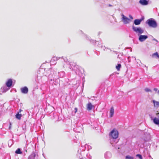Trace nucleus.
Returning a JSON list of instances; mask_svg holds the SVG:
<instances>
[{
  "label": "nucleus",
  "instance_id": "2",
  "mask_svg": "<svg viewBox=\"0 0 159 159\" xmlns=\"http://www.w3.org/2000/svg\"><path fill=\"white\" fill-rule=\"evenodd\" d=\"M118 132L115 129H113L110 134V135L111 136L113 139H115L118 137Z\"/></svg>",
  "mask_w": 159,
  "mask_h": 159
},
{
  "label": "nucleus",
  "instance_id": "5",
  "mask_svg": "<svg viewBox=\"0 0 159 159\" xmlns=\"http://www.w3.org/2000/svg\"><path fill=\"white\" fill-rule=\"evenodd\" d=\"M157 117H155L153 119V122L154 124L159 125V112L157 114Z\"/></svg>",
  "mask_w": 159,
  "mask_h": 159
},
{
  "label": "nucleus",
  "instance_id": "10",
  "mask_svg": "<svg viewBox=\"0 0 159 159\" xmlns=\"http://www.w3.org/2000/svg\"><path fill=\"white\" fill-rule=\"evenodd\" d=\"M93 106L92 105L91 103H89L87 105V109L89 111H90L92 110Z\"/></svg>",
  "mask_w": 159,
  "mask_h": 159
},
{
  "label": "nucleus",
  "instance_id": "17",
  "mask_svg": "<svg viewBox=\"0 0 159 159\" xmlns=\"http://www.w3.org/2000/svg\"><path fill=\"white\" fill-rule=\"evenodd\" d=\"M121 67V65L120 64H118L116 66V68L117 71H119L120 70V68Z\"/></svg>",
  "mask_w": 159,
  "mask_h": 159
},
{
  "label": "nucleus",
  "instance_id": "21",
  "mask_svg": "<svg viewBox=\"0 0 159 159\" xmlns=\"http://www.w3.org/2000/svg\"><path fill=\"white\" fill-rule=\"evenodd\" d=\"M129 16L131 19L132 20L133 19V17L131 15H129Z\"/></svg>",
  "mask_w": 159,
  "mask_h": 159
},
{
  "label": "nucleus",
  "instance_id": "15",
  "mask_svg": "<svg viewBox=\"0 0 159 159\" xmlns=\"http://www.w3.org/2000/svg\"><path fill=\"white\" fill-rule=\"evenodd\" d=\"M21 116L22 114H20L19 113L16 115V118L18 120H20Z\"/></svg>",
  "mask_w": 159,
  "mask_h": 159
},
{
  "label": "nucleus",
  "instance_id": "13",
  "mask_svg": "<svg viewBox=\"0 0 159 159\" xmlns=\"http://www.w3.org/2000/svg\"><path fill=\"white\" fill-rule=\"evenodd\" d=\"M110 116L111 117H112L114 114V109L113 107H111V108L110 111Z\"/></svg>",
  "mask_w": 159,
  "mask_h": 159
},
{
  "label": "nucleus",
  "instance_id": "20",
  "mask_svg": "<svg viewBox=\"0 0 159 159\" xmlns=\"http://www.w3.org/2000/svg\"><path fill=\"white\" fill-rule=\"evenodd\" d=\"M145 91H146V92H151V90L148 89V88H146L145 89Z\"/></svg>",
  "mask_w": 159,
  "mask_h": 159
},
{
  "label": "nucleus",
  "instance_id": "14",
  "mask_svg": "<svg viewBox=\"0 0 159 159\" xmlns=\"http://www.w3.org/2000/svg\"><path fill=\"white\" fill-rule=\"evenodd\" d=\"M152 57H154L159 59V55H158L157 52H156L153 54L152 55Z\"/></svg>",
  "mask_w": 159,
  "mask_h": 159
},
{
  "label": "nucleus",
  "instance_id": "11",
  "mask_svg": "<svg viewBox=\"0 0 159 159\" xmlns=\"http://www.w3.org/2000/svg\"><path fill=\"white\" fill-rule=\"evenodd\" d=\"M141 19H135L134 21V23L136 25L140 24L141 22L142 21Z\"/></svg>",
  "mask_w": 159,
  "mask_h": 159
},
{
  "label": "nucleus",
  "instance_id": "19",
  "mask_svg": "<svg viewBox=\"0 0 159 159\" xmlns=\"http://www.w3.org/2000/svg\"><path fill=\"white\" fill-rule=\"evenodd\" d=\"M136 156V157H139L140 159H143L142 156L140 154H137Z\"/></svg>",
  "mask_w": 159,
  "mask_h": 159
},
{
  "label": "nucleus",
  "instance_id": "22",
  "mask_svg": "<svg viewBox=\"0 0 159 159\" xmlns=\"http://www.w3.org/2000/svg\"><path fill=\"white\" fill-rule=\"evenodd\" d=\"M75 113H76L77 111V108L76 107L75 108Z\"/></svg>",
  "mask_w": 159,
  "mask_h": 159
},
{
  "label": "nucleus",
  "instance_id": "3",
  "mask_svg": "<svg viewBox=\"0 0 159 159\" xmlns=\"http://www.w3.org/2000/svg\"><path fill=\"white\" fill-rule=\"evenodd\" d=\"M132 29L133 30L139 34H142L143 32V30L140 27H136L133 25L132 26Z\"/></svg>",
  "mask_w": 159,
  "mask_h": 159
},
{
  "label": "nucleus",
  "instance_id": "4",
  "mask_svg": "<svg viewBox=\"0 0 159 159\" xmlns=\"http://www.w3.org/2000/svg\"><path fill=\"white\" fill-rule=\"evenodd\" d=\"M121 16H122V21L124 24H127L129 22L130 20L129 19L126 17L123 14H122Z\"/></svg>",
  "mask_w": 159,
  "mask_h": 159
},
{
  "label": "nucleus",
  "instance_id": "23",
  "mask_svg": "<svg viewBox=\"0 0 159 159\" xmlns=\"http://www.w3.org/2000/svg\"><path fill=\"white\" fill-rule=\"evenodd\" d=\"M154 90L156 91H157V88H155L154 89Z\"/></svg>",
  "mask_w": 159,
  "mask_h": 159
},
{
  "label": "nucleus",
  "instance_id": "18",
  "mask_svg": "<svg viewBox=\"0 0 159 159\" xmlns=\"http://www.w3.org/2000/svg\"><path fill=\"white\" fill-rule=\"evenodd\" d=\"M134 157L129 155L126 156L125 157V159H133Z\"/></svg>",
  "mask_w": 159,
  "mask_h": 159
},
{
  "label": "nucleus",
  "instance_id": "24",
  "mask_svg": "<svg viewBox=\"0 0 159 159\" xmlns=\"http://www.w3.org/2000/svg\"><path fill=\"white\" fill-rule=\"evenodd\" d=\"M22 111V110H21V109H20V110H19V112H20L21 111Z\"/></svg>",
  "mask_w": 159,
  "mask_h": 159
},
{
  "label": "nucleus",
  "instance_id": "1",
  "mask_svg": "<svg viewBox=\"0 0 159 159\" xmlns=\"http://www.w3.org/2000/svg\"><path fill=\"white\" fill-rule=\"evenodd\" d=\"M148 25L153 28H155L157 26V24L155 20L152 18H150L147 20L146 22Z\"/></svg>",
  "mask_w": 159,
  "mask_h": 159
},
{
  "label": "nucleus",
  "instance_id": "12",
  "mask_svg": "<svg viewBox=\"0 0 159 159\" xmlns=\"http://www.w3.org/2000/svg\"><path fill=\"white\" fill-rule=\"evenodd\" d=\"M152 102L154 104V107L157 108L159 107V102L156 101L154 100H153Z\"/></svg>",
  "mask_w": 159,
  "mask_h": 159
},
{
  "label": "nucleus",
  "instance_id": "26",
  "mask_svg": "<svg viewBox=\"0 0 159 159\" xmlns=\"http://www.w3.org/2000/svg\"><path fill=\"white\" fill-rule=\"evenodd\" d=\"M158 93L159 94V90H158Z\"/></svg>",
  "mask_w": 159,
  "mask_h": 159
},
{
  "label": "nucleus",
  "instance_id": "9",
  "mask_svg": "<svg viewBox=\"0 0 159 159\" xmlns=\"http://www.w3.org/2000/svg\"><path fill=\"white\" fill-rule=\"evenodd\" d=\"M139 2L143 5H146L148 4V2L146 0H140Z\"/></svg>",
  "mask_w": 159,
  "mask_h": 159
},
{
  "label": "nucleus",
  "instance_id": "6",
  "mask_svg": "<svg viewBox=\"0 0 159 159\" xmlns=\"http://www.w3.org/2000/svg\"><path fill=\"white\" fill-rule=\"evenodd\" d=\"M148 38V36L147 35H140L139 37V39L140 41L142 42L145 41Z\"/></svg>",
  "mask_w": 159,
  "mask_h": 159
},
{
  "label": "nucleus",
  "instance_id": "16",
  "mask_svg": "<svg viewBox=\"0 0 159 159\" xmlns=\"http://www.w3.org/2000/svg\"><path fill=\"white\" fill-rule=\"evenodd\" d=\"M15 153L16 154H21L22 152L21 151L20 149L19 148L16 150Z\"/></svg>",
  "mask_w": 159,
  "mask_h": 159
},
{
  "label": "nucleus",
  "instance_id": "8",
  "mask_svg": "<svg viewBox=\"0 0 159 159\" xmlns=\"http://www.w3.org/2000/svg\"><path fill=\"white\" fill-rule=\"evenodd\" d=\"M21 91L22 93H27L28 92V89L27 87L25 86L21 89Z\"/></svg>",
  "mask_w": 159,
  "mask_h": 159
},
{
  "label": "nucleus",
  "instance_id": "25",
  "mask_svg": "<svg viewBox=\"0 0 159 159\" xmlns=\"http://www.w3.org/2000/svg\"><path fill=\"white\" fill-rule=\"evenodd\" d=\"M108 6H109V7H111V6H112V5H111V4H109V5H108Z\"/></svg>",
  "mask_w": 159,
  "mask_h": 159
},
{
  "label": "nucleus",
  "instance_id": "7",
  "mask_svg": "<svg viewBox=\"0 0 159 159\" xmlns=\"http://www.w3.org/2000/svg\"><path fill=\"white\" fill-rule=\"evenodd\" d=\"M12 84V80L11 79H8L6 83V85L7 87H10L11 86Z\"/></svg>",
  "mask_w": 159,
  "mask_h": 159
},
{
  "label": "nucleus",
  "instance_id": "27",
  "mask_svg": "<svg viewBox=\"0 0 159 159\" xmlns=\"http://www.w3.org/2000/svg\"><path fill=\"white\" fill-rule=\"evenodd\" d=\"M32 156V155L30 156V157H31Z\"/></svg>",
  "mask_w": 159,
  "mask_h": 159
}]
</instances>
